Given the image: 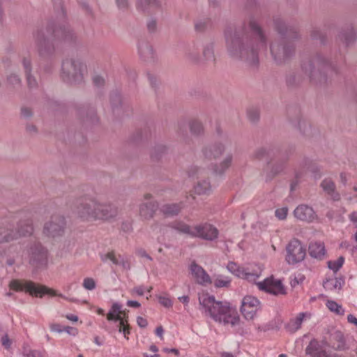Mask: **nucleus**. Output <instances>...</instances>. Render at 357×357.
I'll return each mask as SVG.
<instances>
[{
  "mask_svg": "<svg viewBox=\"0 0 357 357\" xmlns=\"http://www.w3.org/2000/svg\"><path fill=\"white\" fill-rule=\"evenodd\" d=\"M248 25L251 32L243 26L225 33L226 52L232 60L256 68L259 62V49L266 46L267 37L254 17L249 19Z\"/></svg>",
  "mask_w": 357,
  "mask_h": 357,
  "instance_id": "obj_1",
  "label": "nucleus"
},
{
  "mask_svg": "<svg viewBox=\"0 0 357 357\" xmlns=\"http://www.w3.org/2000/svg\"><path fill=\"white\" fill-rule=\"evenodd\" d=\"M217 139L213 142L204 146L202 149L203 156L208 160H218L221 157V161L215 164L213 171L218 174H224L232 165L234 155L231 150L234 146L232 138L224 132L220 128H217Z\"/></svg>",
  "mask_w": 357,
  "mask_h": 357,
  "instance_id": "obj_2",
  "label": "nucleus"
},
{
  "mask_svg": "<svg viewBox=\"0 0 357 357\" xmlns=\"http://www.w3.org/2000/svg\"><path fill=\"white\" fill-rule=\"evenodd\" d=\"M47 30L48 32H52L51 37L46 36L41 30H38L34 33L38 53L42 58H48L53 55L55 50L54 41L58 40L68 44L76 41L77 36L68 24H50Z\"/></svg>",
  "mask_w": 357,
  "mask_h": 357,
  "instance_id": "obj_3",
  "label": "nucleus"
},
{
  "mask_svg": "<svg viewBox=\"0 0 357 357\" xmlns=\"http://www.w3.org/2000/svg\"><path fill=\"white\" fill-rule=\"evenodd\" d=\"M199 301L205 313L215 322L231 327L239 324L240 318L238 312L229 303L217 301L214 296L208 294L200 296Z\"/></svg>",
  "mask_w": 357,
  "mask_h": 357,
  "instance_id": "obj_4",
  "label": "nucleus"
},
{
  "mask_svg": "<svg viewBox=\"0 0 357 357\" xmlns=\"http://www.w3.org/2000/svg\"><path fill=\"white\" fill-rule=\"evenodd\" d=\"M301 68L308 76L310 82L317 86L326 85L331 74L335 72L330 61L321 53H317L303 61Z\"/></svg>",
  "mask_w": 357,
  "mask_h": 357,
  "instance_id": "obj_5",
  "label": "nucleus"
},
{
  "mask_svg": "<svg viewBox=\"0 0 357 357\" xmlns=\"http://www.w3.org/2000/svg\"><path fill=\"white\" fill-rule=\"evenodd\" d=\"M33 232V220L29 214L21 217L17 224L9 220H2L0 221V244L31 236Z\"/></svg>",
  "mask_w": 357,
  "mask_h": 357,
  "instance_id": "obj_6",
  "label": "nucleus"
},
{
  "mask_svg": "<svg viewBox=\"0 0 357 357\" xmlns=\"http://www.w3.org/2000/svg\"><path fill=\"white\" fill-rule=\"evenodd\" d=\"M275 27L278 38L271 45V53L274 62L278 65H284L290 56L289 29L288 24L282 19L275 20Z\"/></svg>",
  "mask_w": 357,
  "mask_h": 357,
  "instance_id": "obj_7",
  "label": "nucleus"
},
{
  "mask_svg": "<svg viewBox=\"0 0 357 357\" xmlns=\"http://www.w3.org/2000/svg\"><path fill=\"white\" fill-rule=\"evenodd\" d=\"M317 344L316 342H311L306 349V354L312 357H343L340 352L347 349L344 335L339 331L331 333L328 342Z\"/></svg>",
  "mask_w": 357,
  "mask_h": 357,
  "instance_id": "obj_8",
  "label": "nucleus"
},
{
  "mask_svg": "<svg viewBox=\"0 0 357 357\" xmlns=\"http://www.w3.org/2000/svg\"><path fill=\"white\" fill-rule=\"evenodd\" d=\"M86 66L79 59H66L61 64V77L63 82L77 84L83 82Z\"/></svg>",
  "mask_w": 357,
  "mask_h": 357,
  "instance_id": "obj_9",
  "label": "nucleus"
},
{
  "mask_svg": "<svg viewBox=\"0 0 357 357\" xmlns=\"http://www.w3.org/2000/svg\"><path fill=\"white\" fill-rule=\"evenodd\" d=\"M96 199V197L89 195L77 197L73 202L72 209L79 218L84 220H93Z\"/></svg>",
  "mask_w": 357,
  "mask_h": 357,
  "instance_id": "obj_10",
  "label": "nucleus"
},
{
  "mask_svg": "<svg viewBox=\"0 0 357 357\" xmlns=\"http://www.w3.org/2000/svg\"><path fill=\"white\" fill-rule=\"evenodd\" d=\"M9 287L15 291H23L29 292L31 295L42 297L43 294L57 296L66 298L63 294H57L56 291L49 289L44 285L38 284L32 281L13 280L10 282Z\"/></svg>",
  "mask_w": 357,
  "mask_h": 357,
  "instance_id": "obj_11",
  "label": "nucleus"
},
{
  "mask_svg": "<svg viewBox=\"0 0 357 357\" xmlns=\"http://www.w3.org/2000/svg\"><path fill=\"white\" fill-rule=\"evenodd\" d=\"M289 160V152L288 147L280 150L275 156L273 162L268 165L264 169L267 180H271L277 175L283 173L287 168Z\"/></svg>",
  "mask_w": 357,
  "mask_h": 357,
  "instance_id": "obj_12",
  "label": "nucleus"
},
{
  "mask_svg": "<svg viewBox=\"0 0 357 357\" xmlns=\"http://www.w3.org/2000/svg\"><path fill=\"white\" fill-rule=\"evenodd\" d=\"M66 221L64 216L55 214L46 221L43 226V233L49 238H58L62 236L66 231Z\"/></svg>",
  "mask_w": 357,
  "mask_h": 357,
  "instance_id": "obj_13",
  "label": "nucleus"
},
{
  "mask_svg": "<svg viewBox=\"0 0 357 357\" xmlns=\"http://www.w3.org/2000/svg\"><path fill=\"white\" fill-rule=\"evenodd\" d=\"M29 262L36 267L46 266L47 263V250L39 242L31 244L29 250Z\"/></svg>",
  "mask_w": 357,
  "mask_h": 357,
  "instance_id": "obj_14",
  "label": "nucleus"
},
{
  "mask_svg": "<svg viewBox=\"0 0 357 357\" xmlns=\"http://www.w3.org/2000/svg\"><path fill=\"white\" fill-rule=\"evenodd\" d=\"M96 211L93 220H109L118 215V208L110 202L96 199Z\"/></svg>",
  "mask_w": 357,
  "mask_h": 357,
  "instance_id": "obj_15",
  "label": "nucleus"
},
{
  "mask_svg": "<svg viewBox=\"0 0 357 357\" xmlns=\"http://www.w3.org/2000/svg\"><path fill=\"white\" fill-rule=\"evenodd\" d=\"M257 286L259 289L275 296L287 294L281 280L275 279L273 275L266 278L262 282H257Z\"/></svg>",
  "mask_w": 357,
  "mask_h": 357,
  "instance_id": "obj_16",
  "label": "nucleus"
},
{
  "mask_svg": "<svg viewBox=\"0 0 357 357\" xmlns=\"http://www.w3.org/2000/svg\"><path fill=\"white\" fill-rule=\"evenodd\" d=\"M260 308V302L257 298L251 296L243 298L241 311L243 316L247 320L254 319L257 310Z\"/></svg>",
  "mask_w": 357,
  "mask_h": 357,
  "instance_id": "obj_17",
  "label": "nucleus"
},
{
  "mask_svg": "<svg viewBox=\"0 0 357 357\" xmlns=\"http://www.w3.org/2000/svg\"><path fill=\"white\" fill-rule=\"evenodd\" d=\"M194 237L201 238L207 241H213L218 238V230L210 224H201L194 226Z\"/></svg>",
  "mask_w": 357,
  "mask_h": 357,
  "instance_id": "obj_18",
  "label": "nucleus"
},
{
  "mask_svg": "<svg viewBox=\"0 0 357 357\" xmlns=\"http://www.w3.org/2000/svg\"><path fill=\"white\" fill-rule=\"evenodd\" d=\"M201 50L202 45L199 42L189 44L185 51V60L192 64H201L203 62Z\"/></svg>",
  "mask_w": 357,
  "mask_h": 357,
  "instance_id": "obj_19",
  "label": "nucleus"
},
{
  "mask_svg": "<svg viewBox=\"0 0 357 357\" xmlns=\"http://www.w3.org/2000/svg\"><path fill=\"white\" fill-rule=\"evenodd\" d=\"M190 271L192 277L198 284L206 285L212 282L208 274L201 266L198 265L195 261L191 263Z\"/></svg>",
  "mask_w": 357,
  "mask_h": 357,
  "instance_id": "obj_20",
  "label": "nucleus"
},
{
  "mask_svg": "<svg viewBox=\"0 0 357 357\" xmlns=\"http://www.w3.org/2000/svg\"><path fill=\"white\" fill-rule=\"evenodd\" d=\"M101 259L104 262L109 259L114 264L121 266L123 269L126 271L130 270L131 267L129 258L126 255H116L114 251L102 255Z\"/></svg>",
  "mask_w": 357,
  "mask_h": 357,
  "instance_id": "obj_21",
  "label": "nucleus"
},
{
  "mask_svg": "<svg viewBox=\"0 0 357 357\" xmlns=\"http://www.w3.org/2000/svg\"><path fill=\"white\" fill-rule=\"evenodd\" d=\"M294 217L301 221L310 222L316 219L317 215L313 208L307 205H299L294 211Z\"/></svg>",
  "mask_w": 357,
  "mask_h": 357,
  "instance_id": "obj_22",
  "label": "nucleus"
},
{
  "mask_svg": "<svg viewBox=\"0 0 357 357\" xmlns=\"http://www.w3.org/2000/svg\"><path fill=\"white\" fill-rule=\"evenodd\" d=\"M158 208L155 201L143 202L139 206V215L142 220H151Z\"/></svg>",
  "mask_w": 357,
  "mask_h": 357,
  "instance_id": "obj_23",
  "label": "nucleus"
},
{
  "mask_svg": "<svg viewBox=\"0 0 357 357\" xmlns=\"http://www.w3.org/2000/svg\"><path fill=\"white\" fill-rule=\"evenodd\" d=\"M306 256V246L298 239L291 240V261L298 263Z\"/></svg>",
  "mask_w": 357,
  "mask_h": 357,
  "instance_id": "obj_24",
  "label": "nucleus"
},
{
  "mask_svg": "<svg viewBox=\"0 0 357 357\" xmlns=\"http://www.w3.org/2000/svg\"><path fill=\"white\" fill-rule=\"evenodd\" d=\"M138 52L140 57L146 62H153L155 54L152 45L146 40H141L138 43Z\"/></svg>",
  "mask_w": 357,
  "mask_h": 357,
  "instance_id": "obj_25",
  "label": "nucleus"
},
{
  "mask_svg": "<svg viewBox=\"0 0 357 357\" xmlns=\"http://www.w3.org/2000/svg\"><path fill=\"white\" fill-rule=\"evenodd\" d=\"M136 6L140 11L151 13L160 10L162 4L160 0H137Z\"/></svg>",
  "mask_w": 357,
  "mask_h": 357,
  "instance_id": "obj_26",
  "label": "nucleus"
},
{
  "mask_svg": "<svg viewBox=\"0 0 357 357\" xmlns=\"http://www.w3.org/2000/svg\"><path fill=\"white\" fill-rule=\"evenodd\" d=\"M339 39L347 46L353 44L357 39L356 29L353 26L342 29L338 35Z\"/></svg>",
  "mask_w": 357,
  "mask_h": 357,
  "instance_id": "obj_27",
  "label": "nucleus"
},
{
  "mask_svg": "<svg viewBox=\"0 0 357 357\" xmlns=\"http://www.w3.org/2000/svg\"><path fill=\"white\" fill-rule=\"evenodd\" d=\"M321 187L333 200H340V195L335 191V183L331 178H325L323 180L321 183Z\"/></svg>",
  "mask_w": 357,
  "mask_h": 357,
  "instance_id": "obj_28",
  "label": "nucleus"
},
{
  "mask_svg": "<svg viewBox=\"0 0 357 357\" xmlns=\"http://www.w3.org/2000/svg\"><path fill=\"white\" fill-rule=\"evenodd\" d=\"M79 115L83 121L94 123L98 121L96 111L93 107H82L79 111Z\"/></svg>",
  "mask_w": 357,
  "mask_h": 357,
  "instance_id": "obj_29",
  "label": "nucleus"
},
{
  "mask_svg": "<svg viewBox=\"0 0 357 357\" xmlns=\"http://www.w3.org/2000/svg\"><path fill=\"white\" fill-rule=\"evenodd\" d=\"M309 253L312 257L321 259L325 254V246L321 242L311 243L309 245Z\"/></svg>",
  "mask_w": 357,
  "mask_h": 357,
  "instance_id": "obj_30",
  "label": "nucleus"
},
{
  "mask_svg": "<svg viewBox=\"0 0 357 357\" xmlns=\"http://www.w3.org/2000/svg\"><path fill=\"white\" fill-rule=\"evenodd\" d=\"M211 185L208 177L199 179L194 188L195 192L197 195L209 194L211 192Z\"/></svg>",
  "mask_w": 357,
  "mask_h": 357,
  "instance_id": "obj_31",
  "label": "nucleus"
},
{
  "mask_svg": "<svg viewBox=\"0 0 357 357\" xmlns=\"http://www.w3.org/2000/svg\"><path fill=\"white\" fill-rule=\"evenodd\" d=\"M296 127L303 135L307 137L313 136L316 131L311 124L304 119H298Z\"/></svg>",
  "mask_w": 357,
  "mask_h": 357,
  "instance_id": "obj_32",
  "label": "nucleus"
},
{
  "mask_svg": "<svg viewBox=\"0 0 357 357\" xmlns=\"http://www.w3.org/2000/svg\"><path fill=\"white\" fill-rule=\"evenodd\" d=\"M188 127L190 133L194 136H201L204 133V128L201 121L197 119H192L188 122Z\"/></svg>",
  "mask_w": 357,
  "mask_h": 357,
  "instance_id": "obj_33",
  "label": "nucleus"
},
{
  "mask_svg": "<svg viewBox=\"0 0 357 357\" xmlns=\"http://www.w3.org/2000/svg\"><path fill=\"white\" fill-rule=\"evenodd\" d=\"M207 171L197 165H191L187 169V174L189 177L197 178L199 180L205 177Z\"/></svg>",
  "mask_w": 357,
  "mask_h": 357,
  "instance_id": "obj_34",
  "label": "nucleus"
},
{
  "mask_svg": "<svg viewBox=\"0 0 357 357\" xmlns=\"http://www.w3.org/2000/svg\"><path fill=\"white\" fill-rule=\"evenodd\" d=\"M183 207L182 202L179 204H165L162 206L161 211L166 215H177Z\"/></svg>",
  "mask_w": 357,
  "mask_h": 357,
  "instance_id": "obj_35",
  "label": "nucleus"
},
{
  "mask_svg": "<svg viewBox=\"0 0 357 357\" xmlns=\"http://www.w3.org/2000/svg\"><path fill=\"white\" fill-rule=\"evenodd\" d=\"M203 60L211 61L214 59V44L212 42L207 43L203 47L202 50Z\"/></svg>",
  "mask_w": 357,
  "mask_h": 357,
  "instance_id": "obj_36",
  "label": "nucleus"
},
{
  "mask_svg": "<svg viewBox=\"0 0 357 357\" xmlns=\"http://www.w3.org/2000/svg\"><path fill=\"white\" fill-rule=\"evenodd\" d=\"M171 227L179 232L186 234L194 237V226H190L183 222H178L173 223Z\"/></svg>",
  "mask_w": 357,
  "mask_h": 357,
  "instance_id": "obj_37",
  "label": "nucleus"
},
{
  "mask_svg": "<svg viewBox=\"0 0 357 357\" xmlns=\"http://www.w3.org/2000/svg\"><path fill=\"white\" fill-rule=\"evenodd\" d=\"M342 280L337 278L328 279L324 282V288L330 291L340 290L342 288Z\"/></svg>",
  "mask_w": 357,
  "mask_h": 357,
  "instance_id": "obj_38",
  "label": "nucleus"
},
{
  "mask_svg": "<svg viewBox=\"0 0 357 357\" xmlns=\"http://www.w3.org/2000/svg\"><path fill=\"white\" fill-rule=\"evenodd\" d=\"M326 306L331 312L336 314L337 315L342 316L344 314L345 311L342 306L334 301H327Z\"/></svg>",
  "mask_w": 357,
  "mask_h": 357,
  "instance_id": "obj_39",
  "label": "nucleus"
},
{
  "mask_svg": "<svg viewBox=\"0 0 357 357\" xmlns=\"http://www.w3.org/2000/svg\"><path fill=\"white\" fill-rule=\"evenodd\" d=\"M247 116L251 122H257L260 117L259 109L254 107L248 108L247 110Z\"/></svg>",
  "mask_w": 357,
  "mask_h": 357,
  "instance_id": "obj_40",
  "label": "nucleus"
},
{
  "mask_svg": "<svg viewBox=\"0 0 357 357\" xmlns=\"http://www.w3.org/2000/svg\"><path fill=\"white\" fill-rule=\"evenodd\" d=\"M312 39L319 40L321 43H324L326 40V34L319 29L314 28L310 33Z\"/></svg>",
  "mask_w": 357,
  "mask_h": 357,
  "instance_id": "obj_41",
  "label": "nucleus"
},
{
  "mask_svg": "<svg viewBox=\"0 0 357 357\" xmlns=\"http://www.w3.org/2000/svg\"><path fill=\"white\" fill-rule=\"evenodd\" d=\"M344 261V257H340L337 260L328 261V267L336 272L342 267Z\"/></svg>",
  "mask_w": 357,
  "mask_h": 357,
  "instance_id": "obj_42",
  "label": "nucleus"
},
{
  "mask_svg": "<svg viewBox=\"0 0 357 357\" xmlns=\"http://www.w3.org/2000/svg\"><path fill=\"white\" fill-rule=\"evenodd\" d=\"M238 277L245 278L250 282H254L258 278L259 275L255 273L248 272L246 270L243 269L241 271V273H238Z\"/></svg>",
  "mask_w": 357,
  "mask_h": 357,
  "instance_id": "obj_43",
  "label": "nucleus"
},
{
  "mask_svg": "<svg viewBox=\"0 0 357 357\" xmlns=\"http://www.w3.org/2000/svg\"><path fill=\"white\" fill-rule=\"evenodd\" d=\"M25 77L27 86L29 89H36L38 87V81L31 73L25 74Z\"/></svg>",
  "mask_w": 357,
  "mask_h": 357,
  "instance_id": "obj_44",
  "label": "nucleus"
},
{
  "mask_svg": "<svg viewBox=\"0 0 357 357\" xmlns=\"http://www.w3.org/2000/svg\"><path fill=\"white\" fill-rule=\"evenodd\" d=\"M8 82L13 86H20L21 84V78L16 73H10L7 77Z\"/></svg>",
  "mask_w": 357,
  "mask_h": 357,
  "instance_id": "obj_45",
  "label": "nucleus"
},
{
  "mask_svg": "<svg viewBox=\"0 0 357 357\" xmlns=\"http://www.w3.org/2000/svg\"><path fill=\"white\" fill-rule=\"evenodd\" d=\"M229 283L230 280L222 276H219L214 280V285L216 287H226L229 286Z\"/></svg>",
  "mask_w": 357,
  "mask_h": 357,
  "instance_id": "obj_46",
  "label": "nucleus"
},
{
  "mask_svg": "<svg viewBox=\"0 0 357 357\" xmlns=\"http://www.w3.org/2000/svg\"><path fill=\"white\" fill-rule=\"evenodd\" d=\"M22 66L24 68V74L31 73L32 64L31 58L29 56H24L22 60Z\"/></svg>",
  "mask_w": 357,
  "mask_h": 357,
  "instance_id": "obj_47",
  "label": "nucleus"
},
{
  "mask_svg": "<svg viewBox=\"0 0 357 357\" xmlns=\"http://www.w3.org/2000/svg\"><path fill=\"white\" fill-rule=\"evenodd\" d=\"M267 154V151L264 147H259L257 149L252 153V158L255 160H261Z\"/></svg>",
  "mask_w": 357,
  "mask_h": 357,
  "instance_id": "obj_48",
  "label": "nucleus"
},
{
  "mask_svg": "<svg viewBox=\"0 0 357 357\" xmlns=\"http://www.w3.org/2000/svg\"><path fill=\"white\" fill-rule=\"evenodd\" d=\"M288 212H289L288 207L284 206V207L276 209L275 214V216L279 220H284L288 215Z\"/></svg>",
  "mask_w": 357,
  "mask_h": 357,
  "instance_id": "obj_49",
  "label": "nucleus"
},
{
  "mask_svg": "<svg viewBox=\"0 0 357 357\" xmlns=\"http://www.w3.org/2000/svg\"><path fill=\"white\" fill-rule=\"evenodd\" d=\"M83 287L87 290H93L96 288V282L93 278H86L84 280Z\"/></svg>",
  "mask_w": 357,
  "mask_h": 357,
  "instance_id": "obj_50",
  "label": "nucleus"
},
{
  "mask_svg": "<svg viewBox=\"0 0 357 357\" xmlns=\"http://www.w3.org/2000/svg\"><path fill=\"white\" fill-rule=\"evenodd\" d=\"M119 331L120 333L123 332L124 337L128 339L127 335L130 333V326L127 324H124V320H121V322L119 324Z\"/></svg>",
  "mask_w": 357,
  "mask_h": 357,
  "instance_id": "obj_51",
  "label": "nucleus"
},
{
  "mask_svg": "<svg viewBox=\"0 0 357 357\" xmlns=\"http://www.w3.org/2000/svg\"><path fill=\"white\" fill-rule=\"evenodd\" d=\"M227 269L236 276H238V273H241V271H243V268H240L236 263L229 262L227 266Z\"/></svg>",
  "mask_w": 357,
  "mask_h": 357,
  "instance_id": "obj_52",
  "label": "nucleus"
},
{
  "mask_svg": "<svg viewBox=\"0 0 357 357\" xmlns=\"http://www.w3.org/2000/svg\"><path fill=\"white\" fill-rule=\"evenodd\" d=\"M157 21L155 19H150L147 22V29L149 32L153 33L157 30Z\"/></svg>",
  "mask_w": 357,
  "mask_h": 357,
  "instance_id": "obj_53",
  "label": "nucleus"
},
{
  "mask_svg": "<svg viewBox=\"0 0 357 357\" xmlns=\"http://www.w3.org/2000/svg\"><path fill=\"white\" fill-rule=\"evenodd\" d=\"M21 116L24 119H29L33 116V112L31 108L23 107L21 109Z\"/></svg>",
  "mask_w": 357,
  "mask_h": 357,
  "instance_id": "obj_54",
  "label": "nucleus"
},
{
  "mask_svg": "<svg viewBox=\"0 0 357 357\" xmlns=\"http://www.w3.org/2000/svg\"><path fill=\"white\" fill-rule=\"evenodd\" d=\"M111 104L113 107H117L121 104V98L119 95L115 94L111 97Z\"/></svg>",
  "mask_w": 357,
  "mask_h": 357,
  "instance_id": "obj_55",
  "label": "nucleus"
},
{
  "mask_svg": "<svg viewBox=\"0 0 357 357\" xmlns=\"http://www.w3.org/2000/svg\"><path fill=\"white\" fill-rule=\"evenodd\" d=\"M305 316V314L302 312V313H300L298 314V316L296 318V320L294 322V326H295L294 329L295 330H298L301 327V325L303 321Z\"/></svg>",
  "mask_w": 357,
  "mask_h": 357,
  "instance_id": "obj_56",
  "label": "nucleus"
},
{
  "mask_svg": "<svg viewBox=\"0 0 357 357\" xmlns=\"http://www.w3.org/2000/svg\"><path fill=\"white\" fill-rule=\"evenodd\" d=\"M116 3L118 8L123 10L128 9L129 7V3L128 0H116Z\"/></svg>",
  "mask_w": 357,
  "mask_h": 357,
  "instance_id": "obj_57",
  "label": "nucleus"
},
{
  "mask_svg": "<svg viewBox=\"0 0 357 357\" xmlns=\"http://www.w3.org/2000/svg\"><path fill=\"white\" fill-rule=\"evenodd\" d=\"M159 302L162 305H163L166 307H169L172 305V301L167 297L160 296Z\"/></svg>",
  "mask_w": 357,
  "mask_h": 357,
  "instance_id": "obj_58",
  "label": "nucleus"
},
{
  "mask_svg": "<svg viewBox=\"0 0 357 357\" xmlns=\"http://www.w3.org/2000/svg\"><path fill=\"white\" fill-rule=\"evenodd\" d=\"M114 314H121V305L117 303H115L112 305V308L109 311Z\"/></svg>",
  "mask_w": 357,
  "mask_h": 357,
  "instance_id": "obj_59",
  "label": "nucleus"
},
{
  "mask_svg": "<svg viewBox=\"0 0 357 357\" xmlns=\"http://www.w3.org/2000/svg\"><path fill=\"white\" fill-rule=\"evenodd\" d=\"M93 82L97 86H101L105 83V79L100 75H96L93 77Z\"/></svg>",
  "mask_w": 357,
  "mask_h": 357,
  "instance_id": "obj_60",
  "label": "nucleus"
},
{
  "mask_svg": "<svg viewBox=\"0 0 357 357\" xmlns=\"http://www.w3.org/2000/svg\"><path fill=\"white\" fill-rule=\"evenodd\" d=\"M136 254L140 257H144L149 261H152V257L146 253L144 249H138L136 251Z\"/></svg>",
  "mask_w": 357,
  "mask_h": 357,
  "instance_id": "obj_61",
  "label": "nucleus"
},
{
  "mask_svg": "<svg viewBox=\"0 0 357 357\" xmlns=\"http://www.w3.org/2000/svg\"><path fill=\"white\" fill-rule=\"evenodd\" d=\"M107 319L109 321H119V323L121 322V320H123L121 319V314H114L113 313L109 312V313L107 315Z\"/></svg>",
  "mask_w": 357,
  "mask_h": 357,
  "instance_id": "obj_62",
  "label": "nucleus"
},
{
  "mask_svg": "<svg viewBox=\"0 0 357 357\" xmlns=\"http://www.w3.org/2000/svg\"><path fill=\"white\" fill-rule=\"evenodd\" d=\"M1 343L5 348L8 349L10 347L11 342L8 335H5L1 337Z\"/></svg>",
  "mask_w": 357,
  "mask_h": 357,
  "instance_id": "obj_63",
  "label": "nucleus"
},
{
  "mask_svg": "<svg viewBox=\"0 0 357 357\" xmlns=\"http://www.w3.org/2000/svg\"><path fill=\"white\" fill-rule=\"evenodd\" d=\"M26 357H42V354L39 351L31 350L26 354Z\"/></svg>",
  "mask_w": 357,
  "mask_h": 357,
  "instance_id": "obj_64",
  "label": "nucleus"
}]
</instances>
